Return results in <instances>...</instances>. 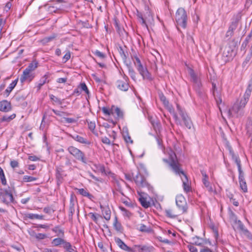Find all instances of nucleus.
I'll use <instances>...</instances> for the list:
<instances>
[{"label": "nucleus", "mask_w": 252, "mask_h": 252, "mask_svg": "<svg viewBox=\"0 0 252 252\" xmlns=\"http://www.w3.org/2000/svg\"><path fill=\"white\" fill-rule=\"evenodd\" d=\"M168 159L163 158V161L168 163L172 171L176 174L181 176L183 175L184 178L181 177L183 182L184 190L188 193L190 190V186L188 181V179L181 168V165L179 163L175 152L170 149L168 152Z\"/></svg>", "instance_id": "1"}, {"label": "nucleus", "mask_w": 252, "mask_h": 252, "mask_svg": "<svg viewBox=\"0 0 252 252\" xmlns=\"http://www.w3.org/2000/svg\"><path fill=\"white\" fill-rule=\"evenodd\" d=\"M15 192L14 187H8L6 189L0 188V200L7 205L15 204L16 203L13 196Z\"/></svg>", "instance_id": "2"}, {"label": "nucleus", "mask_w": 252, "mask_h": 252, "mask_svg": "<svg viewBox=\"0 0 252 252\" xmlns=\"http://www.w3.org/2000/svg\"><path fill=\"white\" fill-rule=\"evenodd\" d=\"M242 100L238 99L232 107L228 110V114L230 117H238L241 115L243 109L246 104H243Z\"/></svg>", "instance_id": "3"}, {"label": "nucleus", "mask_w": 252, "mask_h": 252, "mask_svg": "<svg viewBox=\"0 0 252 252\" xmlns=\"http://www.w3.org/2000/svg\"><path fill=\"white\" fill-rule=\"evenodd\" d=\"M175 20L177 26L185 29L187 27V14L186 11L183 8H179L177 10Z\"/></svg>", "instance_id": "4"}, {"label": "nucleus", "mask_w": 252, "mask_h": 252, "mask_svg": "<svg viewBox=\"0 0 252 252\" xmlns=\"http://www.w3.org/2000/svg\"><path fill=\"white\" fill-rule=\"evenodd\" d=\"M67 151L77 160L81 161L83 163H87V158L85 154L80 149L74 146H70L67 148Z\"/></svg>", "instance_id": "5"}, {"label": "nucleus", "mask_w": 252, "mask_h": 252, "mask_svg": "<svg viewBox=\"0 0 252 252\" xmlns=\"http://www.w3.org/2000/svg\"><path fill=\"white\" fill-rule=\"evenodd\" d=\"M238 46V41L232 39L230 41L223 51L222 55L227 58H231L236 54V48Z\"/></svg>", "instance_id": "6"}, {"label": "nucleus", "mask_w": 252, "mask_h": 252, "mask_svg": "<svg viewBox=\"0 0 252 252\" xmlns=\"http://www.w3.org/2000/svg\"><path fill=\"white\" fill-rule=\"evenodd\" d=\"M177 109L182 119L184 122V125L189 129L193 127V125L190 118L188 115L186 111L183 109L179 104H177Z\"/></svg>", "instance_id": "7"}, {"label": "nucleus", "mask_w": 252, "mask_h": 252, "mask_svg": "<svg viewBox=\"0 0 252 252\" xmlns=\"http://www.w3.org/2000/svg\"><path fill=\"white\" fill-rule=\"evenodd\" d=\"M176 204L180 211L183 214L188 212V207L186 198L182 194H179L176 197Z\"/></svg>", "instance_id": "8"}, {"label": "nucleus", "mask_w": 252, "mask_h": 252, "mask_svg": "<svg viewBox=\"0 0 252 252\" xmlns=\"http://www.w3.org/2000/svg\"><path fill=\"white\" fill-rule=\"evenodd\" d=\"M189 73L190 75L191 81L194 83L196 91L198 93H200L201 92L200 88L202 85L200 79L198 77L194 70L191 68H189Z\"/></svg>", "instance_id": "9"}, {"label": "nucleus", "mask_w": 252, "mask_h": 252, "mask_svg": "<svg viewBox=\"0 0 252 252\" xmlns=\"http://www.w3.org/2000/svg\"><path fill=\"white\" fill-rule=\"evenodd\" d=\"M134 182L140 188H149L150 185L147 182L146 178L141 173L138 172L137 175L134 177Z\"/></svg>", "instance_id": "10"}, {"label": "nucleus", "mask_w": 252, "mask_h": 252, "mask_svg": "<svg viewBox=\"0 0 252 252\" xmlns=\"http://www.w3.org/2000/svg\"><path fill=\"white\" fill-rule=\"evenodd\" d=\"M128 81V77L124 75L122 79L118 80L117 81V88L122 91H127L129 87Z\"/></svg>", "instance_id": "11"}, {"label": "nucleus", "mask_w": 252, "mask_h": 252, "mask_svg": "<svg viewBox=\"0 0 252 252\" xmlns=\"http://www.w3.org/2000/svg\"><path fill=\"white\" fill-rule=\"evenodd\" d=\"M51 244L54 247H58L62 245L64 249L70 248V243L67 242L65 240L63 239V237H61L54 239L51 242Z\"/></svg>", "instance_id": "12"}, {"label": "nucleus", "mask_w": 252, "mask_h": 252, "mask_svg": "<svg viewBox=\"0 0 252 252\" xmlns=\"http://www.w3.org/2000/svg\"><path fill=\"white\" fill-rule=\"evenodd\" d=\"M139 74L142 76L144 79L149 80H152V76L148 71L147 68L144 67L142 64L136 67Z\"/></svg>", "instance_id": "13"}, {"label": "nucleus", "mask_w": 252, "mask_h": 252, "mask_svg": "<svg viewBox=\"0 0 252 252\" xmlns=\"http://www.w3.org/2000/svg\"><path fill=\"white\" fill-rule=\"evenodd\" d=\"M201 173L203 177L202 181L203 185L209 192H213L214 191V189L212 186L209 181L208 176L206 174V172L204 170H201Z\"/></svg>", "instance_id": "14"}, {"label": "nucleus", "mask_w": 252, "mask_h": 252, "mask_svg": "<svg viewBox=\"0 0 252 252\" xmlns=\"http://www.w3.org/2000/svg\"><path fill=\"white\" fill-rule=\"evenodd\" d=\"M164 212L167 217L172 219L175 218L179 215L183 214L181 213L180 211L178 209H177L175 208L165 209Z\"/></svg>", "instance_id": "15"}, {"label": "nucleus", "mask_w": 252, "mask_h": 252, "mask_svg": "<svg viewBox=\"0 0 252 252\" xmlns=\"http://www.w3.org/2000/svg\"><path fill=\"white\" fill-rule=\"evenodd\" d=\"M111 113L116 119H122L124 118L123 111L118 107L113 105L111 107Z\"/></svg>", "instance_id": "16"}, {"label": "nucleus", "mask_w": 252, "mask_h": 252, "mask_svg": "<svg viewBox=\"0 0 252 252\" xmlns=\"http://www.w3.org/2000/svg\"><path fill=\"white\" fill-rule=\"evenodd\" d=\"M34 77V75L32 73V72L24 70L20 78V80L22 82H24L25 81H28L29 82H30Z\"/></svg>", "instance_id": "17"}, {"label": "nucleus", "mask_w": 252, "mask_h": 252, "mask_svg": "<svg viewBox=\"0 0 252 252\" xmlns=\"http://www.w3.org/2000/svg\"><path fill=\"white\" fill-rule=\"evenodd\" d=\"M69 136L74 140L81 144L89 145L91 143V142L88 140L87 138L82 137L78 134H69Z\"/></svg>", "instance_id": "18"}, {"label": "nucleus", "mask_w": 252, "mask_h": 252, "mask_svg": "<svg viewBox=\"0 0 252 252\" xmlns=\"http://www.w3.org/2000/svg\"><path fill=\"white\" fill-rule=\"evenodd\" d=\"M12 109L11 105L10 102L4 100L0 102V111L7 112Z\"/></svg>", "instance_id": "19"}, {"label": "nucleus", "mask_w": 252, "mask_h": 252, "mask_svg": "<svg viewBox=\"0 0 252 252\" xmlns=\"http://www.w3.org/2000/svg\"><path fill=\"white\" fill-rule=\"evenodd\" d=\"M64 170L62 166H57L56 168V177L58 184L62 183L63 181Z\"/></svg>", "instance_id": "20"}, {"label": "nucleus", "mask_w": 252, "mask_h": 252, "mask_svg": "<svg viewBox=\"0 0 252 252\" xmlns=\"http://www.w3.org/2000/svg\"><path fill=\"white\" fill-rule=\"evenodd\" d=\"M118 50L124 63L125 64L128 63L127 62L128 53L126 51V46H125L124 48H123V47L120 46L118 48Z\"/></svg>", "instance_id": "21"}, {"label": "nucleus", "mask_w": 252, "mask_h": 252, "mask_svg": "<svg viewBox=\"0 0 252 252\" xmlns=\"http://www.w3.org/2000/svg\"><path fill=\"white\" fill-rule=\"evenodd\" d=\"M115 242L119 247L122 250L128 252L130 250V247L127 246L120 238L118 237H115Z\"/></svg>", "instance_id": "22"}, {"label": "nucleus", "mask_w": 252, "mask_h": 252, "mask_svg": "<svg viewBox=\"0 0 252 252\" xmlns=\"http://www.w3.org/2000/svg\"><path fill=\"white\" fill-rule=\"evenodd\" d=\"M51 230L56 234L57 237H63L64 236V229L60 225H56L51 229Z\"/></svg>", "instance_id": "23"}, {"label": "nucleus", "mask_w": 252, "mask_h": 252, "mask_svg": "<svg viewBox=\"0 0 252 252\" xmlns=\"http://www.w3.org/2000/svg\"><path fill=\"white\" fill-rule=\"evenodd\" d=\"M169 111L170 114H172L173 118H174L176 123L177 124H180V121L179 120V118L177 115V114L175 112L174 108L173 106L169 104L168 103L167 105H165L164 106Z\"/></svg>", "instance_id": "24"}, {"label": "nucleus", "mask_w": 252, "mask_h": 252, "mask_svg": "<svg viewBox=\"0 0 252 252\" xmlns=\"http://www.w3.org/2000/svg\"><path fill=\"white\" fill-rule=\"evenodd\" d=\"M252 92V88L251 84H249L247 89L246 90L245 93L242 98H241L244 102H243V104H247L249 97L251 94Z\"/></svg>", "instance_id": "25"}, {"label": "nucleus", "mask_w": 252, "mask_h": 252, "mask_svg": "<svg viewBox=\"0 0 252 252\" xmlns=\"http://www.w3.org/2000/svg\"><path fill=\"white\" fill-rule=\"evenodd\" d=\"M239 180L240 186L241 189L245 192H247V186L246 183L245 181L244 180L243 173L239 175Z\"/></svg>", "instance_id": "26"}, {"label": "nucleus", "mask_w": 252, "mask_h": 252, "mask_svg": "<svg viewBox=\"0 0 252 252\" xmlns=\"http://www.w3.org/2000/svg\"><path fill=\"white\" fill-rule=\"evenodd\" d=\"M48 77V75L46 74L40 79L39 83L36 86L37 91H39L41 89L42 86L45 83L49 82V80H47Z\"/></svg>", "instance_id": "27"}, {"label": "nucleus", "mask_w": 252, "mask_h": 252, "mask_svg": "<svg viewBox=\"0 0 252 252\" xmlns=\"http://www.w3.org/2000/svg\"><path fill=\"white\" fill-rule=\"evenodd\" d=\"M77 192L83 196L87 197L91 200H92L94 197V196L90 193L87 190L84 189H76Z\"/></svg>", "instance_id": "28"}, {"label": "nucleus", "mask_w": 252, "mask_h": 252, "mask_svg": "<svg viewBox=\"0 0 252 252\" xmlns=\"http://www.w3.org/2000/svg\"><path fill=\"white\" fill-rule=\"evenodd\" d=\"M18 79L17 78L16 79L13 81L10 84L8 87L5 90L4 93L5 94L6 96H8L9 95L11 92L13 90V89L16 86L17 82H18Z\"/></svg>", "instance_id": "29"}, {"label": "nucleus", "mask_w": 252, "mask_h": 252, "mask_svg": "<svg viewBox=\"0 0 252 252\" xmlns=\"http://www.w3.org/2000/svg\"><path fill=\"white\" fill-rule=\"evenodd\" d=\"M100 208L101 209L104 219L107 220H110L111 218V211L109 208L102 207V206H100Z\"/></svg>", "instance_id": "30"}, {"label": "nucleus", "mask_w": 252, "mask_h": 252, "mask_svg": "<svg viewBox=\"0 0 252 252\" xmlns=\"http://www.w3.org/2000/svg\"><path fill=\"white\" fill-rule=\"evenodd\" d=\"M126 64L127 67V69L128 70V74H129V76L131 77V78L133 80H135V78H136L135 72L131 65L130 62H129L128 63H126Z\"/></svg>", "instance_id": "31"}, {"label": "nucleus", "mask_w": 252, "mask_h": 252, "mask_svg": "<svg viewBox=\"0 0 252 252\" xmlns=\"http://www.w3.org/2000/svg\"><path fill=\"white\" fill-rule=\"evenodd\" d=\"M57 35L56 33H53L49 36L45 37L40 40L41 43L43 44H46L47 43L53 40L57 37Z\"/></svg>", "instance_id": "32"}, {"label": "nucleus", "mask_w": 252, "mask_h": 252, "mask_svg": "<svg viewBox=\"0 0 252 252\" xmlns=\"http://www.w3.org/2000/svg\"><path fill=\"white\" fill-rule=\"evenodd\" d=\"M113 226L115 230L119 232L122 233L123 231V228L120 222H118L117 217H115L113 223Z\"/></svg>", "instance_id": "33"}, {"label": "nucleus", "mask_w": 252, "mask_h": 252, "mask_svg": "<svg viewBox=\"0 0 252 252\" xmlns=\"http://www.w3.org/2000/svg\"><path fill=\"white\" fill-rule=\"evenodd\" d=\"M252 123L251 121H249L246 126V128L247 130V134L248 135V137L250 138V142H251L252 141V138L251 137V136L252 135Z\"/></svg>", "instance_id": "34"}, {"label": "nucleus", "mask_w": 252, "mask_h": 252, "mask_svg": "<svg viewBox=\"0 0 252 252\" xmlns=\"http://www.w3.org/2000/svg\"><path fill=\"white\" fill-rule=\"evenodd\" d=\"M75 199L74 196L71 194L70 198L69 212L72 215L75 212Z\"/></svg>", "instance_id": "35"}, {"label": "nucleus", "mask_w": 252, "mask_h": 252, "mask_svg": "<svg viewBox=\"0 0 252 252\" xmlns=\"http://www.w3.org/2000/svg\"><path fill=\"white\" fill-rule=\"evenodd\" d=\"M26 217L30 219L33 220V219H38V220H42L43 219V216L39 215L38 214H34L32 213H29L26 214Z\"/></svg>", "instance_id": "36"}, {"label": "nucleus", "mask_w": 252, "mask_h": 252, "mask_svg": "<svg viewBox=\"0 0 252 252\" xmlns=\"http://www.w3.org/2000/svg\"><path fill=\"white\" fill-rule=\"evenodd\" d=\"M242 14L241 12H238L236 14L234 15L231 23H235L238 26V24L241 19Z\"/></svg>", "instance_id": "37"}, {"label": "nucleus", "mask_w": 252, "mask_h": 252, "mask_svg": "<svg viewBox=\"0 0 252 252\" xmlns=\"http://www.w3.org/2000/svg\"><path fill=\"white\" fill-rule=\"evenodd\" d=\"M139 200L141 205L145 208H148L150 206V203L149 201L147 200V199L144 197H141L139 198Z\"/></svg>", "instance_id": "38"}, {"label": "nucleus", "mask_w": 252, "mask_h": 252, "mask_svg": "<svg viewBox=\"0 0 252 252\" xmlns=\"http://www.w3.org/2000/svg\"><path fill=\"white\" fill-rule=\"evenodd\" d=\"M49 97H50V99L52 101H54L55 103H56L58 104H59V105H62L64 100V99H61L55 96L53 94H50Z\"/></svg>", "instance_id": "39"}, {"label": "nucleus", "mask_w": 252, "mask_h": 252, "mask_svg": "<svg viewBox=\"0 0 252 252\" xmlns=\"http://www.w3.org/2000/svg\"><path fill=\"white\" fill-rule=\"evenodd\" d=\"M0 179L1 184L5 186L7 184L6 180L3 169L0 167Z\"/></svg>", "instance_id": "40"}, {"label": "nucleus", "mask_w": 252, "mask_h": 252, "mask_svg": "<svg viewBox=\"0 0 252 252\" xmlns=\"http://www.w3.org/2000/svg\"><path fill=\"white\" fill-rule=\"evenodd\" d=\"M123 137L124 138L125 141L127 143H132L133 141L131 139L130 136L128 134V132L127 131H126V132H123Z\"/></svg>", "instance_id": "41"}, {"label": "nucleus", "mask_w": 252, "mask_h": 252, "mask_svg": "<svg viewBox=\"0 0 252 252\" xmlns=\"http://www.w3.org/2000/svg\"><path fill=\"white\" fill-rule=\"evenodd\" d=\"M16 117V115L15 114H13L10 116L4 115L3 116L1 120L2 122H10L12 120L14 119Z\"/></svg>", "instance_id": "42"}, {"label": "nucleus", "mask_w": 252, "mask_h": 252, "mask_svg": "<svg viewBox=\"0 0 252 252\" xmlns=\"http://www.w3.org/2000/svg\"><path fill=\"white\" fill-rule=\"evenodd\" d=\"M32 233H33V234H31V235L38 240H42V239H44L47 237V235L45 234H43V233L36 234L34 232H33Z\"/></svg>", "instance_id": "43"}, {"label": "nucleus", "mask_w": 252, "mask_h": 252, "mask_svg": "<svg viewBox=\"0 0 252 252\" xmlns=\"http://www.w3.org/2000/svg\"><path fill=\"white\" fill-rule=\"evenodd\" d=\"M153 247L146 245H141V252H152Z\"/></svg>", "instance_id": "44"}, {"label": "nucleus", "mask_w": 252, "mask_h": 252, "mask_svg": "<svg viewBox=\"0 0 252 252\" xmlns=\"http://www.w3.org/2000/svg\"><path fill=\"white\" fill-rule=\"evenodd\" d=\"M213 95H214V96L215 97V99L216 100V103H217V104L218 105V106L220 110L221 111V109H220V104L222 102V99H221V96L219 94V93H217V94H216Z\"/></svg>", "instance_id": "45"}, {"label": "nucleus", "mask_w": 252, "mask_h": 252, "mask_svg": "<svg viewBox=\"0 0 252 252\" xmlns=\"http://www.w3.org/2000/svg\"><path fill=\"white\" fill-rule=\"evenodd\" d=\"M190 243L196 245L200 246L201 245V242L199 238L197 236L193 237L191 239Z\"/></svg>", "instance_id": "46"}, {"label": "nucleus", "mask_w": 252, "mask_h": 252, "mask_svg": "<svg viewBox=\"0 0 252 252\" xmlns=\"http://www.w3.org/2000/svg\"><path fill=\"white\" fill-rule=\"evenodd\" d=\"M37 66V63H32L29 64L28 67L25 70L32 72L35 69Z\"/></svg>", "instance_id": "47"}, {"label": "nucleus", "mask_w": 252, "mask_h": 252, "mask_svg": "<svg viewBox=\"0 0 252 252\" xmlns=\"http://www.w3.org/2000/svg\"><path fill=\"white\" fill-rule=\"evenodd\" d=\"M141 245H134L132 248L130 247L128 252H141Z\"/></svg>", "instance_id": "48"}, {"label": "nucleus", "mask_w": 252, "mask_h": 252, "mask_svg": "<svg viewBox=\"0 0 252 252\" xmlns=\"http://www.w3.org/2000/svg\"><path fill=\"white\" fill-rule=\"evenodd\" d=\"M23 180L24 182H30L36 181L37 180V178L32 176H24Z\"/></svg>", "instance_id": "49"}, {"label": "nucleus", "mask_w": 252, "mask_h": 252, "mask_svg": "<svg viewBox=\"0 0 252 252\" xmlns=\"http://www.w3.org/2000/svg\"><path fill=\"white\" fill-rule=\"evenodd\" d=\"M229 216L230 220L233 221V222L237 223V217L235 214L233 212V211L231 210L229 211Z\"/></svg>", "instance_id": "50"}, {"label": "nucleus", "mask_w": 252, "mask_h": 252, "mask_svg": "<svg viewBox=\"0 0 252 252\" xmlns=\"http://www.w3.org/2000/svg\"><path fill=\"white\" fill-rule=\"evenodd\" d=\"M119 208L124 213V216L128 218H129L131 216V213L124 207L120 206Z\"/></svg>", "instance_id": "51"}, {"label": "nucleus", "mask_w": 252, "mask_h": 252, "mask_svg": "<svg viewBox=\"0 0 252 252\" xmlns=\"http://www.w3.org/2000/svg\"><path fill=\"white\" fill-rule=\"evenodd\" d=\"M229 154H230V156H231L232 159L234 161H236V159H238L239 158V157L234 154V153L233 151L232 150L231 147H229Z\"/></svg>", "instance_id": "52"}, {"label": "nucleus", "mask_w": 252, "mask_h": 252, "mask_svg": "<svg viewBox=\"0 0 252 252\" xmlns=\"http://www.w3.org/2000/svg\"><path fill=\"white\" fill-rule=\"evenodd\" d=\"M88 123V127L93 132L95 128V124L94 122L88 121L87 120Z\"/></svg>", "instance_id": "53"}, {"label": "nucleus", "mask_w": 252, "mask_h": 252, "mask_svg": "<svg viewBox=\"0 0 252 252\" xmlns=\"http://www.w3.org/2000/svg\"><path fill=\"white\" fill-rule=\"evenodd\" d=\"M79 87L80 88L81 91H84L87 94H89V91L85 83H82L80 84Z\"/></svg>", "instance_id": "54"}, {"label": "nucleus", "mask_w": 252, "mask_h": 252, "mask_svg": "<svg viewBox=\"0 0 252 252\" xmlns=\"http://www.w3.org/2000/svg\"><path fill=\"white\" fill-rule=\"evenodd\" d=\"M235 162L236 163V164L237 165L239 174L243 173V172L242 170L241 160H240V158H239L238 159H236V161H235Z\"/></svg>", "instance_id": "55"}, {"label": "nucleus", "mask_w": 252, "mask_h": 252, "mask_svg": "<svg viewBox=\"0 0 252 252\" xmlns=\"http://www.w3.org/2000/svg\"><path fill=\"white\" fill-rule=\"evenodd\" d=\"M159 97H160V100L163 102L164 106L165 105L168 104V103H169V101H168V100L166 99V97L163 94H160L159 95Z\"/></svg>", "instance_id": "56"}, {"label": "nucleus", "mask_w": 252, "mask_h": 252, "mask_svg": "<svg viewBox=\"0 0 252 252\" xmlns=\"http://www.w3.org/2000/svg\"><path fill=\"white\" fill-rule=\"evenodd\" d=\"M52 111L57 116H63V114H65L66 115H68V114L67 113H66V112H63V111H58V110H56L55 109H52Z\"/></svg>", "instance_id": "57"}, {"label": "nucleus", "mask_w": 252, "mask_h": 252, "mask_svg": "<svg viewBox=\"0 0 252 252\" xmlns=\"http://www.w3.org/2000/svg\"><path fill=\"white\" fill-rule=\"evenodd\" d=\"M102 111L105 115L109 116L112 115L111 108L109 110L107 107H103L102 108Z\"/></svg>", "instance_id": "58"}, {"label": "nucleus", "mask_w": 252, "mask_h": 252, "mask_svg": "<svg viewBox=\"0 0 252 252\" xmlns=\"http://www.w3.org/2000/svg\"><path fill=\"white\" fill-rule=\"evenodd\" d=\"M139 230L141 232H149V229L147 227V226L145 225H144L143 224H140V227L139 228Z\"/></svg>", "instance_id": "59"}, {"label": "nucleus", "mask_w": 252, "mask_h": 252, "mask_svg": "<svg viewBox=\"0 0 252 252\" xmlns=\"http://www.w3.org/2000/svg\"><path fill=\"white\" fill-rule=\"evenodd\" d=\"M10 166L12 168H15L19 166V162L15 160H13L10 161Z\"/></svg>", "instance_id": "60"}, {"label": "nucleus", "mask_w": 252, "mask_h": 252, "mask_svg": "<svg viewBox=\"0 0 252 252\" xmlns=\"http://www.w3.org/2000/svg\"><path fill=\"white\" fill-rule=\"evenodd\" d=\"M63 119L66 123L69 124L74 123L77 122V120L73 118L64 117Z\"/></svg>", "instance_id": "61"}, {"label": "nucleus", "mask_w": 252, "mask_h": 252, "mask_svg": "<svg viewBox=\"0 0 252 252\" xmlns=\"http://www.w3.org/2000/svg\"><path fill=\"white\" fill-rule=\"evenodd\" d=\"M237 25H236L235 23H231L230 26L229 27L228 30L233 32L234 30H235L237 27Z\"/></svg>", "instance_id": "62"}, {"label": "nucleus", "mask_w": 252, "mask_h": 252, "mask_svg": "<svg viewBox=\"0 0 252 252\" xmlns=\"http://www.w3.org/2000/svg\"><path fill=\"white\" fill-rule=\"evenodd\" d=\"M133 63L135 67L139 66L141 64H142L140 59L138 57H136V59L133 60Z\"/></svg>", "instance_id": "63"}, {"label": "nucleus", "mask_w": 252, "mask_h": 252, "mask_svg": "<svg viewBox=\"0 0 252 252\" xmlns=\"http://www.w3.org/2000/svg\"><path fill=\"white\" fill-rule=\"evenodd\" d=\"M188 248L190 252H198L197 248L191 245H188Z\"/></svg>", "instance_id": "64"}]
</instances>
